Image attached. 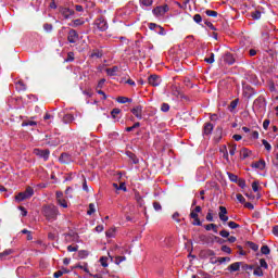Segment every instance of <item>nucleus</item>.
Masks as SVG:
<instances>
[{"instance_id": "4468645a", "label": "nucleus", "mask_w": 278, "mask_h": 278, "mask_svg": "<svg viewBox=\"0 0 278 278\" xmlns=\"http://www.w3.org/2000/svg\"><path fill=\"white\" fill-rule=\"evenodd\" d=\"M59 162H61V164H71L73 159L71 157V154L62 153L59 157Z\"/></svg>"}, {"instance_id": "8fccbe9b", "label": "nucleus", "mask_w": 278, "mask_h": 278, "mask_svg": "<svg viewBox=\"0 0 278 278\" xmlns=\"http://www.w3.org/2000/svg\"><path fill=\"white\" fill-rule=\"evenodd\" d=\"M140 2H141L142 5H144L146 8H150V5H153V0H140Z\"/></svg>"}, {"instance_id": "f8f14e48", "label": "nucleus", "mask_w": 278, "mask_h": 278, "mask_svg": "<svg viewBox=\"0 0 278 278\" xmlns=\"http://www.w3.org/2000/svg\"><path fill=\"white\" fill-rule=\"evenodd\" d=\"M189 217L193 219L192 225H194L195 227H201L202 223L201 219L199 218V213L191 211Z\"/></svg>"}, {"instance_id": "864d4df0", "label": "nucleus", "mask_w": 278, "mask_h": 278, "mask_svg": "<svg viewBox=\"0 0 278 278\" xmlns=\"http://www.w3.org/2000/svg\"><path fill=\"white\" fill-rule=\"evenodd\" d=\"M83 190L85 192H90V188H88V181L86 180L85 177H84V181H83Z\"/></svg>"}, {"instance_id": "1a4fd4ad", "label": "nucleus", "mask_w": 278, "mask_h": 278, "mask_svg": "<svg viewBox=\"0 0 278 278\" xmlns=\"http://www.w3.org/2000/svg\"><path fill=\"white\" fill-rule=\"evenodd\" d=\"M131 114L138 118V121H142V105H137L130 110Z\"/></svg>"}, {"instance_id": "5fc2aeb1", "label": "nucleus", "mask_w": 278, "mask_h": 278, "mask_svg": "<svg viewBox=\"0 0 278 278\" xmlns=\"http://www.w3.org/2000/svg\"><path fill=\"white\" fill-rule=\"evenodd\" d=\"M207 64H214V53L210 54V58L204 59Z\"/></svg>"}, {"instance_id": "7c9ffc66", "label": "nucleus", "mask_w": 278, "mask_h": 278, "mask_svg": "<svg viewBox=\"0 0 278 278\" xmlns=\"http://www.w3.org/2000/svg\"><path fill=\"white\" fill-rule=\"evenodd\" d=\"M116 101H117V103H131V99H129V98H127V97H118L117 99H116Z\"/></svg>"}, {"instance_id": "dca6fc26", "label": "nucleus", "mask_w": 278, "mask_h": 278, "mask_svg": "<svg viewBox=\"0 0 278 278\" xmlns=\"http://www.w3.org/2000/svg\"><path fill=\"white\" fill-rule=\"evenodd\" d=\"M240 266H242V263L240 262L232 263L228 266V270L230 273H238V270H240Z\"/></svg>"}, {"instance_id": "ddd939ff", "label": "nucleus", "mask_w": 278, "mask_h": 278, "mask_svg": "<svg viewBox=\"0 0 278 278\" xmlns=\"http://www.w3.org/2000/svg\"><path fill=\"white\" fill-rule=\"evenodd\" d=\"M213 131H214V124L205 123L203 127V136H212Z\"/></svg>"}, {"instance_id": "6e6d98bb", "label": "nucleus", "mask_w": 278, "mask_h": 278, "mask_svg": "<svg viewBox=\"0 0 278 278\" xmlns=\"http://www.w3.org/2000/svg\"><path fill=\"white\" fill-rule=\"evenodd\" d=\"M179 212H175L172 216L173 220H175L176 223H181V219H179Z\"/></svg>"}, {"instance_id": "0e129e2a", "label": "nucleus", "mask_w": 278, "mask_h": 278, "mask_svg": "<svg viewBox=\"0 0 278 278\" xmlns=\"http://www.w3.org/2000/svg\"><path fill=\"white\" fill-rule=\"evenodd\" d=\"M125 260H127V257H125V256H117L116 258H115V264H122V262H125Z\"/></svg>"}, {"instance_id": "7ed1b4c3", "label": "nucleus", "mask_w": 278, "mask_h": 278, "mask_svg": "<svg viewBox=\"0 0 278 278\" xmlns=\"http://www.w3.org/2000/svg\"><path fill=\"white\" fill-rule=\"evenodd\" d=\"M93 25L98 31H108V22L103 17L97 18Z\"/></svg>"}, {"instance_id": "473e14b6", "label": "nucleus", "mask_w": 278, "mask_h": 278, "mask_svg": "<svg viewBox=\"0 0 278 278\" xmlns=\"http://www.w3.org/2000/svg\"><path fill=\"white\" fill-rule=\"evenodd\" d=\"M253 275H254L255 277H264V270H262V267H258V266H257V267L254 269Z\"/></svg>"}, {"instance_id": "412c9836", "label": "nucleus", "mask_w": 278, "mask_h": 278, "mask_svg": "<svg viewBox=\"0 0 278 278\" xmlns=\"http://www.w3.org/2000/svg\"><path fill=\"white\" fill-rule=\"evenodd\" d=\"M84 20L81 18H77V20H74L72 21V23H70V27H81V25H84Z\"/></svg>"}, {"instance_id": "20e7f679", "label": "nucleus", "mask_w": 278, "mask_h": 278, "mask_svg": "<svg viewBox=\"0 0 278 278\" xmlns=\"http://www.w3.org/2000/svg\"><path fill=\"white\" fill-rule=\"evenodd\" d=\"M168 4L156 7L152 10L154 16H164L166 12H168Z\"/></svg>"}, {"instance_id": "9d476101", "label": "nucleus", "mask_w": 278, "mask_h": 278, "mask_svg": "<svg viewBox=\"0 0 278 278\" xmlns=\"http://www.w3.org/2000/svg\"><path fill=\"white\" fill-rule=\"evenodd\" d=\"M223 60L226 64H228L229 66H231L232 64H236V59L233 58V54H231L230 52H226L223 55Z\"/></svg>"}, {"instance_id": "6ab92c4d", "label": "nucleus", "mask_w": 278, "mask_h": 278, "mask_svg": "<svg viewBox=\"0 0 278 278\" xmlns=\"http://www.w3.org/2000/svg\"><path fill=\"white\" fill-rule=\"evenodd\" d=\"M199 240L202 244H210L212 242V238L206 235H200Z\"/></svg>"}, {"instance_id": "39448f33", "label": "nucleus", "mask_w": 278, "mask_h": 278, "mask_svg": "<svg viewBox=\"0 0 278 278\" xmlns=\"http://www.w3.org/2000/svg\"><path fill=\"white\" fill-rule=\"evenodd\" d=\"M67 40L71 45H75L79 40V34L75 29H70Z\"/></svg>"}, {"instance_id": "3c124183", "label": "nucleus", "mask_w": 278, "mask_h": 278, "mask_svg": "<svg viewBox=\"0 0 278 278\" xmlns=\"http://www.w3.org/2000/svg\"><path fill=\"white\" fill-rule=\"evenodd\" d=\"M74 61H75V53L68 52L67 59L65 60V62H74Z\"/></svg>"}, {"instance_id": "aec40b11", "label": "nucleus", "mask_w": 278, "mask_h": 278, "mask_svg": "<svg viewBox=\"0 0 278 278\" xmlns=\"http://www.w3.org/2000/svg\"><path fill=\"white\" fill-rule=\"evenodd\" d=\"M204 229L206 231H214V233H218V226L216 224H207L206 226H204Z\"/></svg>"}, {"instance_id": "72a5a7b5", "label": "nucleus", "mask_w": 278, "mask_h": 278, "mask_svg": "<svg viewBox=\"0 0 278 278\" xmlns=\"http://www.w3.org/2000/svg\"><path fill=\"white\" fill-rule=\"evenodd\" d=\"M261 253H262L263 255H270V248H268V245H263V247L261 248Z\"/></svg>"}, {"instance_id": "423d86ee", "label": "nucleus", "mask_w": 278, "mask_h": 278, "mask_svg": "<svg viewBox=\"0 0 278 278\" xmlns=\"http://www.w3.org/2000/svg\"><path fill=\"white\" fill-rule=\"evenodd\" d=\"M148 84L156 88V86H160V84H162V78H160V76L155 74H152L148 78Z\"/></svg>"}, {"instance_id": "9b49d317", "label": "nucleus", "mask_w": 278, "mask_h": 278, "mask_svg": "<svg viewBox=\"0 0 278 278\" xmlns=\"http://www.w3.org/2000/svg\"><path fill=\"white\" fill-rule=\"evenodd\" d=\"M219 219L223 223H227L229 220V216H227V207L225 206H219V213H218Z\"/></svg>"}, {"instance_id": "6e6552de", "label": "nucleus", "mask_w": 278, "mask_h": 278, "mask_svg": "<svg viewBox=\"0 0 278 278\" xmlns=\"http://www.w3.org/2000/svg\"><path fill=\"white\" fill-rule=\"evenodd\" d=\"M59 12H60V14H62L63 18H71V16H73V14H75L74 10H71L66 7H61Z\"/></svg>"}, {"instance_id": "4c0bfd02", "label": "nucleus", "mask_w": 278, "mask_h": 278, "mask_svg": "<svg viewBox=\"0 0 278 278\" xmlns=\"http://www.w3.org/2000/svg\"><path fill=\"white\" fill-rule=\"evenodd\" d=\"M205 14H206V16H212L213 18H216V16H218V12L213 11V10H206Z\"/></svg>"}, {"instance_id": "c03bdc74", "label": "nucleus", "mask_w": 278, "mask_h": 278, "mask_svg": "<svg viewBox=\"0 0 278 278\" xmlns=\"http://www.w3.org/2000/svg\"><path fill=\"white\" fill-rule=\"evenodd\" d=\"M138 127H140V123L139 122L135 123L130 127H126V131H134L135 129H138Z\"/></svg>"}, {"instance_id": "e433bc0d", "label": "nucleus", "mask_w": 278, "mask_h": 278, "mask_svg": "<svg viewBox=\"0 0 278 278\" xmlns=\"http://www.w3.org/2000/svg\"><path fill=\"white\" fill-rule=\"evenodd\" d=\"M252 18H254V21H260L262 18V12L260 11L252 12Z\"/></svg>"}, {"instance_id": "49530a36", "label": "nucleus", "mask_w": 278, "mask_h": 278, "mask_svg": "<svg viewBox=\"0 0 278 278\" xmlns=\"http://www.w3.org/2000/svg\"><path fill=\"white\" fill-rule=\"evenodd\" d=\"M67 251H68V253H75V252L79 251V245H75V247L68 245Z\"/></svg>"}, {"instance_id": "393cba45", "label": "nucleus", "mask_w": 278, "mask_h": 278, "mask_svg": "<svg viewBox=\"0 0 278 278\" xmlns=\"http://www.w3.org/2000/svg\"><path fill=\"white\" fill-rule=\"evenodd\" d=\"M135 199H136L139 207H142L144 205V199L140 195L139 192L135 193Z\"/></svg>"}, {"instance_id": "338daca9", "label": "nucleus", "mask_w": 278, "mask_h": 278, "mask_svg": "<svg viewBox=\"0 0 278 278\" xmlns=\"http://www.w3.org/2000/svg\"><path fill=\"white\" fill-rule=\"evenodd\" d=\"M236 149H237L236 144L229 146V153H230V155H236Z\"/></svg>"}, {"instance_id": "f704fd0d", "label": "nucleus", "mask_w": 278, "mask_h": 278, "mask_svg": "<svg viewBox=\"0 0 278 278\" xmlns=\"http://www.w3.org/2000/svg\"><path fill=\"white\" fill-rule=\"evenodd\" d=\"M97 212V208L94 207V203L89 204V210L87 211L88 216H92Z\"/></svg>"}, {"instance_id": "4d7b16f0", "label": "nucleus", "mask_w": 278, "mask_h": 278, "mask_svg": "<svg viewBox=\"0 0 278 278\" xmlns=\"http://www.w3.org/2000/svg\"><path fill=\"white\" fill-rule=\"evenodd\" d=\"M170 110V105L168 103H163L161 105V111L162 112H168Z\"/></svg>"}, {"instance_id": "13d9d810", "label": "nucleus", "mask_w": 278, "mask_h": 278, "mask_svg": "<svg viewBox=\"0 0 278 278\" xmlns=\"http://www.w3.org/2000/svg\"><path fill=\"white\" fill-rule=\"evenodd\" d=\"M252 190H253V192H257L260 190V182L253 181L252 182Z\"/></svg>"}, {"instance_id": "f257e3e1", "label": "nucleus", "mask_w": 278, "mask_h": 278, "mask_svg": "<svg viewBox=\"0 0 278 278\" xmlns=\"http://www.w3.org/2000/svg\"><path fill=\"white\" fill-rule=\"evenodd\" d=\"M42 214L49 223H53V220H58V216H60V210L54 204H48L42 207Z\"/></svg>"}, {"instance_id": "cd10ccee", "label": "nucleus", "mask_w": 278, "mask_h": 278, "mask_svg": "<svg viewBox=\"0 0 278 278\" xmlns=\"http://www.w3.org/2000/svg\"><path fill=\"white\" fill-rule=\"evenodd\" d=\"M12 249L4 250L2 253H0V260H5L9 255H12Z\"/></svg>"}, {"instance_id": "a878e982", "label": "nucleus", "mask_w": 278, "mask_h": 278, "mask_svg": "<svg viewBox=\"0 0 278 278\" xmlns=\"http://www.w3.org/2000/svg\"><path fill=\"white\" fill-rule=\"evenodd\" d=\"M127 155H128L130 162H132L134 164H139L140 160H138V156H136V154H134V152H127Z\"/></svg>"}, {"instance_id": "a211bd4d", "label": "nucleus", "mask_w": 278, "mask_h": 278, "mask_svg": "<svg viewBox=\"0 0 278 278\" xmlns=\"http://www.w3.org/2000/svg\"><path fill=\"white\" fill-rule=\"evenodd\" d=\"M116 73H118V66L106 68V75H109V77H116Z\"/></svg>"}, {"instance_id": "69168bd1", "label": "nucleus", "mask_w": 278, "mask_h": 278, "mask_svg": "<svg viewBox=\"0 0 278 278\" xmlns=\"http://www.w3.org/2000/svg\"><path fill=\"white\" fill-rule=\"evenodd\" d=\"M237 200L239 201V203H247V199H244V195L240 193L237 194Z\"/></svg>"}, {"instance_id": "4be33fe9", "label": "nucleus", "mask_w": 278, "mask_h": 278, "mask_svg": "<svg viewBox=\"0 0 278 278\" xmlns=\"http://www.w3.org/2000/svg\"><path fill=\"white\" fill-rule=\"evenodd\" d=\"M73 121H75V116H73V114H65L63 116V123H65V125L73 123Z\"/></svg>"}, {"instance_id": "b1692460", "label": "nucleus", "mask_w": 278, "mask_h": 278, "mask_svg": "<svg viewBox=\"0 0 278 278\" xmlns=\"http://www.w3.org/2000/svg\"><path fill=\"white\" fill-rule=\"evenodd\" d=\"M238 103H240V99L232 100L228 106L229 112H233L238 108Z\"/></svg>"}, {"instance_id": "a19ab883", "label": "nucleus", "mask_w": 278, "mask_h": 278, "mask_svg": "<svg viewBox=\"0 0 278 278\" xmlns=\"http://www.w3.org/2000/svg\"><path fill=\"white\" fill-rule=\"evenodd\" d=\"M18 90H27V85H25V83H23V80H18L16 84Z\"/></svg>"}, {"instance_id": "bb28decb", "label": "nucleus", "mask_w": 278, "mask_h": 278, "mask_svg": "<svg viewBox=\"0 0 278 278\" xmlns=\"http://www.w3.org/2000/svg\"><path fill=\"white\" fill-rule=\"evenodd\" d=\"M36 125H38V123L34 122V121H24L22 123V127H36Z\"/></svg>"}, {"instance_id": "37998d69", "label": "nucleus", "mask_w": 278, "mask_h": 278, "mask_svg": "<svg viewBox=\"0 0 278 278\" xmlns=\"http://www.w3.org/2000/svg\"><path fill=\"white\" fill-rule=\"evenodd\" d=\"M58 205H60L61 207H68V203L62 198L60 200H56Z\"/></svg>"}, {"instance_id": "a18cd8bd", "label": "nucleus", "mask_w": 278, "mask_h": 278, "mask_svg": "<svg viewBox=\"0 0 278 278\" xmlns=\"http://www.w3.org/2000/svg\"><path fill=\"white\" fill-rule=\"evenodd\" d=\"M237 184H238L239 188H242V189L247 188V180H244L242 178L237 180Z\"/></svg>"}, {"instance_id": "680f3d73", "label": "nucleus", "mask_w": 278, "mask_h": 278, "mask_svg": "<svg viewBox=\"0 0 278 278\" xmlns=\"http://www.w3.org/2000/svg\"><path fill=\"white\" fill-rule=\"evenodd\" d=\"M217 262L219 264H225V262H231V258L230 257H218Z\"/></svg>"}, {"instance_id": "2f4dec72", "label": "nucleus", "mask_w": 278, "mask_h": 278, "mask_svg": "<svg viewBox=\"0 0 278 278\" xmlns=\"http://www.w3.org/2000/svg\"><path fill=\"white\" fill-rule=\"evenodd\" d=\"M247 245L252 250V251H258L260 250V245H257L256 243H254L253 241H248Z\"/></svg>"}, {"instance_id": "5701e85b", "label": "nucleus", "mask_w": 278, "mask_h": 278, "mask_svg": "<svg viewBox=\"0 0 278 278\" xmlns=\"http://www.w3.org/2000/svg\"><path fill=\"white\" fill-rule=\"evenodd\" d=\"M113 188H115V190H123V192H127V185H125V182H121L119 185L114 182Z\"/></svg>"}, {"instance_id": "ea45409f", "label": "nucleus", "mask_w": 278, "mask_h": 278, "mask_svg": "<svg viewBox=\"0 0 278 278\" xmlns=\"http://www.w3.org/2000/svg\"><path fill=\"white\" fill-rule=\"evenodd\" d=\"M227 225L230 229H240V224H237L236 222H228Z\"/></svg>"}, {"instance_id": "bf43d9fd", "label": "nucleus", "mask_w": 278, "mask_h": 278, "mask_svg": "<svg viewBox=\"0 0 278 278\" xmlns=\"http://www.w3.org/2000/svg\"><path fill=\"white\" fill-rule=\"evenodd\" d=\"M193 21H194V23H202V21H203V17L201 16V14H195L194 16H193Z\"/></svg>"}, {"instance_id": "79ce46f5", "label": "nucleus", "mask_w": 278, "mask_h": 278, "mask_svg": "<svg viewBox=\"0 0 278 278\" xmlns=\"http://www.w3.org/2000/svg\"><path fill=\"white\" fill-rule=\"evenodd\" d=\"M258 267L260 268H265V270L268 269V263H266L265 258L260 260V266Z\"/></svg>"}, {"instance_id": "c756f323", "label": "nucleus", "mask_w": 278, "mask_h": 278, "mask_svg": "<svg viewBox=\"0 0 278 278\" xmlns=\"http://www.w3.org/2000/svg\"><path fill=\"white\" fill-rule=\"evenodd\" d=\"M251 151H249V149L247 148H243L241 151H240V155L242 157V160H247V157H249Z\"/></svg>"}, {"instance_id": "f03ea898", "label": "nucleus", "mask_w": 278, "mask_h": 278, "mask_svg": "<svg viewBox=\"0 0 278 278\" xmlns=\"http://www.w3.org/2000/svg\"><path fill=\"white\" fill-rule=\"evenodd\" d=\"M34 197V188L27 187L24 192H20L18 195H15V201L21 203V201H26V199H31Z\"/></svg>"}, {"instance_id": "0eeeda50", "label": "nucleus", "mask_w": 278, "mask_h": 278, "mask_svg": "<svg viewBox=\"0 0 278 278\" xmlns=\"http://www.w3.org/2000/svg\"><path fill=\"white\" fill-rule=\"evenodd\" d=\"M34 153L35 155H38V157H42L47 162V160H49V155L51 154V151H49V149H46V150L35 149Z\"/></svg>"}, {"instance_id": "f3484780", "label": "nucleus", "mask_w": 278, "mask_h": 278, "mask_svg": "<svg viewBox=\"0 0 278 278\" xmlns=\"http://www.w3.org/2000/svg\"><path fill=\"white\" fill-rule=\"evenodd\" d=\"M77 238H79V236H77V233H75V232L65 233L66 242H75V241H77Z\"/></svg>"}, {"instance_id": "de8ad7c7", "label": "nucleus", "mask_w": 278, "mask_h": 278, "mask_svg": "<svg viewBox=\"0 0 278 278\" xmlns=\"http://www.w3.org/2000/svg\"><path fill=\"white\" fill-rule=\"evenodd\" d=\"M121 113V109L115 108L111 111V116L112 118H116V115H118Z\"/></svg>"}, {"instance_id": "e2e57ef3", "label": "nucleus", "mask_w": 278, "mask_h": 278, "mask_svg": "<svg viewBox=\"0 0 278 278\" xmlns=\"http://www.w3.org/2000/svg\"><path fill=\"white\" fill-rule=\"evenodd\" d=\"M222 251H223V253H227L228 255H230L231 248H229L227 245H222Z\"/></svg>"}, {"instance_id": "58836bf2", "label": "nucleus", "mask_w": 278, "mask_h": 278, "mask_svg": "<svg viewBox=\"0 0 278 278\" xmlns=\"http://www.w3.org/2000/svg\"><path fill=\"white\" fill-rule=\"evenodd\" d=\"M100 264L103 266V268H108V256H101Z\"/></svg>"}, {"instance_id": "2eb2a0df", "label": "nucleus", "mask_w": 278, "mask_h": 278, "mask_svg": "<svg viewBox=\"0 0 278 278\" xmlns=\"http://www.w3.org/2000/svg\"><path fill=\"white\" fill-rule=\"evenodd\" d=\"M252 168H258V170H264L266 168V161L260 160L258 162L252 163Z\"/></svg>"}, {"instance_id": "052dcab7", "label": "nucleus", "mask_w": 278, "mask_h": 278, "mask_svg": "<svg viewBox=\"0 0 278 278\" xmlns=\"http://www.w3.org/2000/svg\"><path fill=\"white\" fill-rule=\"evenodd\" d=\"M153 208L155 210V212H161L162 204H160V202H153Z\"/></svg>"}, {"instance_id": "603ef678", "label": "nucleus", "mask_w": 278, "mask_h": 278, "mask_svg": "<svg viewBox=\"0 0 278 278\" xmlns=\"http://www.w3.org/2000/svg\"><path fill=\"white\" fill-rule=\"evenodd\" d=\"M103 86H105V78H102L99 80L96 90H101V88H103Z\"/></svg>"}, {"instance_id": "c85d7f7f", "label": "nucleus", "mask_w": 278, "mask_h": 278, "mask_svg": "<svg viewBox=\"0 0 278 278\" xmlns=\"http://www.w3.org/2000/svg\"><path fill=\"white\" fill-rule=\"evenodd\" d=\"M90 253L87 250H80L78 251V257L79 260H86Z\"/></svg>"}, {"instance_id": "09e8293b", "label": "nucleus", "mask_w": 278, "mask_h": 278, "mask_svg": "<svg viewBox=\"0 0 278 278\" xmlns=\"http://www.w3.org/2000/svg\"><path fill=\"white\" fill-rule=\"evenodd\" d=\"M262 143H263V146L265 147L266 151H271V150H273V146H270V144L266 141V139H263V140H262Z\"/></svg>"}, {"instance_id": "774afa93", "label": "nucleus", "mask_w": 278, "mask_h": 278, "mask_svg": "<svg viewBox=\"0 0 278 278\" xmlns=\"http://www.w3.org/2000/svg\"><path fill=\"white\" fill-rule=\"evenodd\" d=\"M219 236H222V238H228L229 237V231L222 230V231H219Z\"/></svg>"}, {"instance_id": "c9c22d12", "label": "nucleus", "mask_w": 278, "mask_h": 278, "mask_svg": "<svg viewBox=\"0 0 278 278\" xmlns=\"http://www.w3.org/2000/svg\"><path fill=\"white\" fill-rule=\"evenodd\" d=\"M227 175H228L229 180L232 181V184H237V181L239 180L238 175H236V174L228 173Z\"/></svg>"}]
</instances>
